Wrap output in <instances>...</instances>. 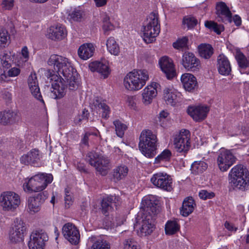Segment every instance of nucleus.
Returning a JSON list of instances; mask_svg holds the SVG:
<instances>
[{"mask_svg": "<svg viewBox=\"0 0 249 249\" xmlns=\"http://www.w3.org/2000/svg\"><path fill=\"white\" fill-rule=\"evenodd\" d=\"M48 64L53 67V73L49 70L47 75L52 81L53 90L51 96L53 98L63 97L68 88L70 90H75L78 88L77 73L74 71L68 58L53 54L49 58Z\"/></svg>", "mask_w": 249, "mask_h": 249, "instance_id": "f257e3e1", "label": "nucleus"}, {"mask_svg": "<svg viewBox=\"0 0 249 249\" xmlns=\"http://www.w3.org/2000/svg\"><path fill=\"white\" fill-rule=\"evenodd\" d=\"M158 203L159 201L153 196H149L142 199V204L145 213L138 228V233L139 235L146 236L153 231L155 229V216L160 211Z\"/></svg>", "mask_w": 249, "mask_h": 249, "instance_id": "f03ea898", "label": "nucleus"}, {"mask_svg": "<svg viewBox=\"0 0 249 249\" xmlns=\"http://www.w3.org/2000/svg\"><path fill=\"white\" fill-rule=\"evenodd\" d=\"M229 183L234 188L245 191L249 187V172L243 165L234 166L229 174Z\"/></svg>", "mask_w": 249, "mask_h": 249, "instance_id": "7ed1b4c3", "label": "nucleus"}, {"mask_svg": "<svg viewBox=\"0 0 249 249\" xmlns=\"http://www.w3.org/2000/svg\"><path fill=\"white\" fill-rule=\"evenodd\" d=\"M157 142L156 135L151 130H143L140 137V150L145 157L152 158L156 154Z\"/></svg>", "mask_w": 249, "mask_h": 249, "instance_id": "20e7f679", "label": "nucleus"}, {"mask_svg": "<svg viewBox=\"0 0 249 249\" xmlns=\"http://www.w3.org/2000/svg\"><path fill=\"white\" fill-rule=\"evenodd\" d=\"M148 78V74L146 71H134L125 76L124 80V85L128 90H138L143 87Z\"/></svg>", "mask_w": 249, "mask_h": 249, "instance_id": "39448f33", "label": "nucleus"}, {"mask_svg": "<svg viewBox=\"0 0 249 249\" xmlns=\"http://www.w3.org/2000/svg\"><path fill=\"white\" fill-rule=\"evenodd\" d=\"M53 179V177L51 174L39 173L29 179L23 184V187L25 191L40 192L44 190Z\"/></svg>", "mask_w": 249, "mask_h": 249, "instance_id": "423d86ee", "label": "nucleus"}, {"mask_svg": "<svg viewBox=\"0 0 249 249\" xmlns=\"http://www.w3.org/2000/svg\"><path fill=\"white\" fill-rule=\"evenodd\" d=\"M87 159L89 163L95 167L102 176H106L110 169V160L107 157L94 151L88 153Z\"/></svg>", "mask_w": 249, "mask_h": 249, "instance_id": "0eeeda50", "label": "nucleus"}, {"mask_svg": "<svg viewBox=\"0 0 249 249\" xmlns=\"http://www.w3.org/2000/svg\"><path fill=\"white\" fill-rule=\"evenodd\" d=\"M160 32V26L157 14L152 13L147 19L146 24L143 26V38L146 43H151L154 41L155 38Z\"/></svg>", "mask_w": 249, "mask_h": 249, "instance_id": "6e6552de", "label": "nucleus"}, {"mask_svg": "<svg viewBox=\"0 0 249 249\" xmlns=\"http://www.w3.org/2000/svg\"><path fill=\"white\" fill-rule=\"evenodd\" d=\"M20 203V196L14 192H4L0 196V205L4 211L14 212Z\"/></svg>", "mask_w": 249, "mask_h": 249, "instance_id": "1a4fd4ad", "label": "nucleus"}, {"mask_svg": "<svg viewBox=\"0 0 249 249\" xmlns=\"http://www.w3.org/2000/svg\"><path fill=\"white\" fill-rule=\"evenodd\" d=\"M26 231V225L23 220L20 218H16L14 227L9 232V238L10 242L17 243L23 241Z\"/></svg>", "mask_w": 249, "mask_h": 249, "instance_id": "9d476101", "label": "nucleus"}, {"mask_svg": "<svg viewBox=\"0 0 249 249\" xmlns=\"http://www.w3.org/2000/svg\"><path fill=\"white\" fill-rule=\"evenodd\" d=\"M216 10L218 16L217 20H221L225 23H231L233 21L236 26H239L241 24V18L238 15H235L233 18L231 17V13L229 8L224 2H220L217 5Z\"/></svg>", "mask_w": 249, "mask_h": 249, "instance_id": "9b49d317", "label": "nucleus"}, {"mask_svg": "<svg viewBox=\"0 0 249 249\" xmlns=\"http://www.w3.org/2000/svg\"><path fill=\"white\" fill-rule=\"evenodd\" d=\"M190 133L189 130H181L174 139V147L177 151L181 153L187 152L190 147Z\"/></svg>", "mask_w": 249, "mask_h": 249, "instance_id": "f8f14e48", "label": "nucleus"}, {"mask_svg": "<svg viewBox=\"0 0 249 249\" xmlns=\"http://www.w3.org/2000/svg\"><path fill=\"white\" fill-rule=\"evenodd\" d=\"M48 240V235L43 231H34L30 235L28 247L30 249H44L45 243Z\"/></svg>", "mask_w": 249, "mask_h": 249, "instance_id": "ddd939ff", "label": "nucleus"}, {"mask_svg": "<svg viewBox=\"0 0 249 249\" xmlns=\"http://www.w3.org/2000/svg\"><path fill=\"white\" fill-rule=\"evenodd\" d=\"M151 181L156 186L162 190L171 191L172 189V179L166 173H158L151 178Z\"/></svg>", "mask_w": 249, "mask_h": 249, "instance_id": "4468645a", "label": "nucleus"}, {"mask_svg": "<svg viewBox=\"0 0 249 249\" xmlns=\"http://www.w3.org/2000/svg\"><path fill=\"white\" fill-rule=\"evenodd\" d=\"M236 160V157L231 151L223 150L217 157L218 167L221 171H226L235 163Z\"/></svg>", "mask_w": 249, "mask_h": 249, "instance_id": "2eb2a0df", "label": "nucleus"}, {"mask_svg": "<svg viewBox=\"0 0 249 249\" xmlns=\"http://www.w3.org/2000/svg\"><path fill=\"white\" fill-rule=\"evenodd\" d=\"M47 198L44 192L37 194L34 196H30L27 201V210L28 212L34 214L40 211L41 206Z\"/></svg>", "mask_w": 249, "mask_h": 249, "instance_id": "dca6fc26", "label": "nucleus"}, {"mask_svg": "<svg viewBox=\"0 0 249 249\" xmlns=\"http://www.w3.org/2000/svg\"><path fill=\"white\" fill-rule=\"evenodd\" d=\"M62 233L64 237L71 244L77 245L80 240V233L75 226L68 223L62 228Z\"/></svg>", "mask_w": 249, "mask_h": 249, "instance_id": "f3484780", "label": "nucleus"}, {"mask_svg": "<svg viewBox=\"0 0 249 249\" xmlns=\"http://www.w3.org/2000/svg\"><path fill=\"white\" fill-rule=\"evenodd\" d=\"M181 64L185 69L192 71H197L201 67L199 60L190 52H185L183 54Z\"/></svg>", "mask_w": 249, "mask_h": 249, "instance_id": "a211bd4d", "label": "nucleus"}, {"mask_svg": "<svg viewBox=\"0 0 249 249\" xmlns=\"http://www.w3.org/2000/svg\"><path fill=\"white\" fill-rule=\"evenodd\" d=\"M161 70L168 79L173 78L176 74L173 61L167 56H163L159 60Z\"/></svg>", "mask_w": 249, "mask_h": 249, "instance_id": "6ab92c4d", "label": "nucleus"}, {"mask_svg": "<svg viewBox=\"0 0 249 249\" xmlns=\"http://www.w3.org/2000/svg\"><path fill=\"white\" fill-rule=\"evenodd\" d=\"M19 119L18 112L12 110H5L0 112V124L10 125L17 123Z\"/></svg>", "mask_w": 249, "mask_h": 249, "instance_id": "aec40b11", "label": "nucleus"}, {"mask_svg": "<svg viewBox=\"0 0 249 249\" xmlns=\"http://www.w3.org/2000/svg\"><path fill=\"white\" fill-rule=\"evenodd\" d=\"M27 83L32 95L37 100L44 103L41 96L40 89L38 86V82L36 73H31L29 76Z\"/></svg>", "mask_w": 249, "mask_h": 249, "instance_id": "412c9836", "label": "nucleus"}, {"mask_svg": "<svg viewBox=\"0 0 249 249\" xmlns=\"http://www.w3.org/2000/svg\"><path fill=\"white\" fill-rule=\"evenodd\" d=\"M67 35V32L62 25H57L50 27L47 30V36L53 40H60L64 38Z\"/></svg>", "mask_w": 249, "mask_h": 249, "instance_id": "4be33fe9", "label": "nucleus"}, {"mask_svg": "<svg viewBox=\"0 0 249 249\" xmlns=\"http://www.w3.org/2000/svg\"><path fill=\"white\" fill-rule=\"evenodd\" d=\"M180 80L185 90L194 92L197 89L198 84L196 78L192 74L184 73L181 75Z\"/></svg>", "mask_w": 249, "mask_h": 249, "instance_id": "5701e85b", "label": "nucleus"}, {"mask_svg": "<svg viewBox=\"0 0 249 249\" xmlns=\"http://www.w3.org/2000/svg\"><path fill=\"white\" fill-rule=\"evenodd\" d=\"M209 111L206 106L190 107L187 109L188 114L196 121L204 120Z\"/></svg>", "mask_w": 249, "mask_h": 249, "instance_id": "b1692460", "label": "nucleus"}, {"mask_svg": "<svg viewBox=\"0 0 249 249\" xmlns=\"http://www.w3.org/2000/svg\"><path fill=\"white\" fill-rule=\"evenodd\" d=\"M41 155L39 150L33 149L30 151L27 154H25L20 158V161L25 165H35L40 161Z\"/></svg>", "mask_w": 249, "mask_h": 249, "instance_id": "393cba45", "label": "nucleus"}, {"mask_svg": "<svg viewBox=\"0 0 249 249\" xmlns=\"http://www.w3.org/2000/svg\"><path fill=\"white\" fill-rule=\"evenodd\" d=\"M217 69L220 74L228 75L231 71V67L228 58L223 54L219 55L217 57Z\"/></svg>", "mask_w": 249, "mask_h": 249, "instance_id": "a878e982", "label": "nucleus"}, {"mask_svg": "<svg viewBox=\"0 0 249 249\" xmlns=\"http://www.w3.org/2000/svg\"><path fill=\"white\" fill-rule=\"evenodd\" d=\"M89 68L91 71H97L103 76L104 78H107L110 73L109 67L106 64L102 62L95 61L89 64Z\"/></svg>", "mask_w": 249, "mask_h": 249, "instance_id": "bb28decb", "label": "nucleus"}, {"mask_svg": "<svg viewBox=\"0 0 249 249\" xmlns=\"http://www.w3.org/2000/svg\"><path fill=\"white\" fill-rule=\"evenodd\" d=\"M94 50L92 44H84L79 47L78 50V54L81 59L87 60L93 55Z\"/></svg>", "mask_w": 249, "mask_h": 249, "instance_id": "cd10ccee", "label": "nucleus"}, {"mask_svg": "<svg viewBox=\"0 0 249 249\" xmlns=\"http://www.w3.org/2000/svg\"><path fill=\"white\" fill-rule=\"evenodd\" d=\"M153 85L147 86L143 90L142 94L144 104L148 105L150 104L153 99L156 96L157 90L156 88V84Z\"/></svg>", "mask_w": 249, "mask_h": 249, "instance_id": "c85d7f7f", "label": "nucleus"}, {"mask_svg": "<svg viewBox=\"0 0 249 249\" xmlns=\"http://www.w3.org/2000/svg\"><path fill=\"white\" fill-rule=\"evenodd\" d=\"M177 92L173 88H166L163 90V98L168 105L175 106L178 102Z\"/></svg>", "mask_w": 249, "mask_h": 249, "instance_id": "c756f323", "label": "nucleus"}, {"mask_svg": "<svg viewBox=\"0 0 249 249\" xmlns=\"http://www.w3.org/2000/svg\"><path fill=\"white\" fill-rule=\"evenodd\" d=\"M196 204L192 197L186 198L183 202L180 213L183 216H187L194 211Z\"/></svg>", "mask_w": 249, "mask_h": 249, "instance_id": "7c9ffc66", "label": "nucleus"}, {"mask_svg": "<svg viewBox=\"0 0 249 249\" xmlns=\"http://www.w3.org/2000/svg\"><path fill=\"white\" fill-rule=\"evenodd\" d=\"M115 198L113 196H109L103 199L101 203L102 212L107 216L112 210V204L115 203Z\"/></svg>", "mask_w": 249, "mask_h": 249, "instance_id": "2f4dec72", "label": "nucleus"}, {"mask_svg": "<svg viewBox=\"0 0 249 249\" xmlns=\"http://www.w3.org/2000/svg\"><path fill=\"white\" fill-rule=\"evenodd\" d=\"M200 56L205 59H209L213 53L212 46L208 44H201L198 47Z\"/></svg>", "mask_w": 249, "mask_h": 249, "instance_id": "473e14b6", "label": "nucleus"}, {"mask_svg": "<svg viewBox=\"0 0 249 249\" xmlns=\"http://www.w3.org/2000/svg\"><path fill=\"white\" fill-rule=\"evenodd\" d=\"M128 169L124 165H121L116 167L113 171V177L116 180H120L124 178L127 175Z\"/></svg>", "mask_w": 249, "mask_h": 249, "instance_id": "72a5a7b5", "label": "nucleus"}, {"mask_svg": "<svg viewBox=\"0 0 249 249\" xmlns=\"http://www.w3.org/2000/svg\"><path fill=\"white\" fill-rule=\"evenodd\" d=\"M107 49L112 54L118 55L120 53V47L113 37H109L106 43Z\"/></svg>", "mask_w": 249, "mask_h": 249, "instance_id": "f704fd0d", "label": "nucleus"}, {"mask_svg": "<svg viewBox=\"0 0 249 249\" xmlns=\"http://www.w3.org/2000/svg\"><path fill=\"white\" fill-rule=\"evenodd\" d=\"M207 168V164L203 161H195L191 166V170L193 173L199 174L202 173Z\"/></svg>", "mask_w": 249, "mask_h": 249, "instance_id": "c9c22d12", "label": "nucleus"}, {"mask_svg": "<svg viewBox=\"0 0 249 249\" xmlns=\"http://www.w3.org/2000/svg\"><path fill=\"white\" fill-rule=\"evenodd\" d=\"M20 71L19 69L16 67L7 70H2L0 71V79L4 80L8 76L15 77L18 76L20 73Z\"/></svg>", "mask_w": 249, "mask_h": 249, "instance_id": "e433bc0d", "label": "nucleus"}, {"mask_svg": "<svg viewBox=\"0 0 249 249\" xmlns=\"http://www.w3.org/2000/svg\"><path fill=\"white\" fill-rule=\"evenodd\" d=\"M179 229V225L175 221H168L165 227L166 234L172 235L177 232Z\"/></svg>", "mask_w": 249, "mask_h": 249, "instance_id": "4c0bfd02", "label": "nucleus"}, {"mask_svg": "<svg viewBox=\"0 0 249 249\" xmlns=\"http://www.w3.org/2000/svg\"><path fill=\"white\" fill-rule=\"evenodd\" d=\"M235 58L240 68L246 69L249 67V59H247L244 54L240 51H237Z\"/></svg>", "mask_w": 249, "mask_h": 249, "instance_id": "58836bf2", "label": "nucleus"}, {"mask_svg": "<svg viewBox=\"0 0 249 249\" xmlns=\"http://www.w3.org/2000/svg\"><path fill=\"white\" fill-rule=\"evenodd\" d=\"M205 25L207 28L213 30L218 35L224 30V27L223 25H218L214 21H206L205 23Z\"/></svg>", "mask_w": 249, "mask_h": 249, "instance_id": "ea45409f", "label": "nucleus"}, {"mask_svg": "<svg viewBox=\"0 0 249 249\" xmlns=\"http://www.w3.org/2000/svg\"><path fill=\"white\" fill-rule=\"evenodd\" d=\"M205 25L207 28L213 30L218 35L224 30V27L223 25H218L214 21H206L205 23Z\"/></svg>", "mask_w": 249, "mask_h": 249, "instance_id": "a19ab883", "label": "nucleus"}, {"mask_svg": "<svg viewBox=\"0 0 249 249\" xmlns=\"http://www.w3.org/2000/svg\"><path fill=\"white\" fill-rule=\"evenodd\" d=\"M123 245L124 249H140L138 243L133 238L125 239Z\"/></svg>", "mask_w": 249, "mask_h": 249, "instance_id": "79ce46f5", "label": "nucleus"}, {"mask_svg": "<svg viewBox=\"0 0 249 249\" xmlns=\"http://www.w3.org/2000/svg\"><path fill=\"white\" fill-rule=\"evenodd\" d=\"M102 28L104 30V33L106 35H108V32L114 29V26L109 21V17L107 15L105 16L103 19Z\"/></svg>", "mask_w": 249, "mask_h": 249, "instance_id": "37998d69", "label": "nucleus"}, {"mask_svg": "<svg viewBox=\"0 0 249 249\" xmlns=\"http://www.w3.org/2000/svg\"><path fill=\"white\" fill-rule=\"evenodd\" d=\"M91 249H110V245L106 240L99 239L93 244Z\"/></svg>", "mask_w": 249, "mask_h": 249, "instance_id": "c03bdc74", "label": "nucleus"}, {"mask_svg": "<svg viewBox=\"0 0 249 249\" xmlns=\"http://www.w3.org/2000/svg\"><path fill=\"white\" fill-rule=\"evenodd\" d=\"M114 124L115 126L116 134L122 138L124 135V131L126 129V126L119 121H115Z\"/></svg>", "mask_w": 249, "mask_h": 249, "instance_id": "a18cd8bd", "label": "nucleus"}, {"mask_svg": "<svg viewBox=\"0 0 249 249\" xmlns=\"http://www.w3.org/2000/svg\"><path fill=\"white\" fill-rule=\"evenodd\" d=\"M171 156V152L168 149L164 150L160 155L155 159V163H158L161 161L168 160Z\"/></svg>", "mask_w": 249, "mask_h": 249, "instance_id": "49530a36", "label": "nucleus"}, {"mask_svg": "<svg viewBox=\"0 0 249 249\" xmlns=\"http://www.w3.org/2000/svg\"><path fill=\"white\" fill-rule=\"evenodd\" d=\"M182 23L184 28L186 26L188 29L192 28L197 24V20L194 17H187L183 19Z\"/></svg>", "mask_w": 249, "mask_h": 249, "instance_id": "de8ad7c7", "label": "nucleus"}, {"mask_svg": "<svg viewBox=\"0 0 249 249\" xmlns=\"http://www.w3.org/2000/svg\"><path fill=\"white\" fill-rule=\"evenodd\" d=\"M188 42V38L186 36H184L179 38L174 42L173 44V47L177 49L186 48Z\"/></svg>", "mask_w": 249, "mask_h": 249, "instance_id": "09e8293b", "label": "nucleus"}, {"mask_svg": "<svg viewBox=\"0 0 249 249\" xmlns=\"http://www.w3.org/2000/svg\"><path fill=\"white\" fill-rule=\"evenodd\" d=\"M9 38L6 31L0 30V47H5Z\"/></svg>", "mask_w": 249, "mask_h": 249, "instance_id": "8fccbe9b", "label": "nucleus"}, {"mask_svg": "<svg viewBox=\"0 0 249 249\" xmlns=\"http://www.w3.org/2000/svg\"><path fill=\"white\" fill-rule=\"evenodd\" d=\"M89 115L88 110L84 108L82 111L81 115H78L75 117L74 120V124H80L82 120L88 119Z\"/></svg>", "mask_w": 249, "mask_h": 249, "instance_id": "3c124183", "label": "nucleus"}, {"mask_svg": "<svg viewBox=\"0 0 249 249\" xmlns=\"http://www.w3.org/2000/svg\"><path fill=\"white\" fill-rule=\"evenodd\" d=\"M84 15V11L80 9H75L70 14L71 18L75 21H79Z\"/></svg>", "mask_w": 249, "mask_h": 249, "instance_id": "603ef678", "label": "nucleus"}, {"mask_svg": "<svg viewBox=\"0 0 249 249\" xmlns=\"http://www.w3.org/2000/svg\"><path fill=\"white\" fill-rule=\"evenodd\" d=\"M98 107L103 110L102 117L105 118H108L110 111L109 107L105 103H100Z\"/></svg>", "mask_w": 249, "mask_h": 249, "instance_id": "864d4df0", "label": "nucleus"}, {"mask_svg": "<svg viewBox=\"0 0 249 249\" xmlns=\"http://www.w3.org/2000/svg\"><path fill=\"white\" fill-rule=\"evenodd\" d=\"M199 196L200 198L205 200L212 198L214 196V194L213 192H208L206 190H202L199 192Z\"/></svg>", "mask_w": 249, "mask_h": 249, "instance_id": "5fc2aeb1", "label": "nucleus"}, {"mask_svg": "<svg viewBox=\"0 0 249 249\" xmlns=\"http://www.w3.org/2000/svg\"><path fill=\"white\" fill-rule=\"evenodd\" d=\"M1 5L5 9L10 10L14 6V0H1Z\"/></svg>", "mask_w": 249, "mask_h": 249, "instance_id": "6e6d98bb", "label": "nucleus"}, {"mask_svg": "<svg viewBox=\"0 0 249 249\" xmlns=\"http://www.w3.org/2000/svg\"><path fill=\"white\" fill-rule=\"evenodd\" d=\"M13 56L11 55V53L5 51L3 53L1 57H0L1 61H13Z\"/></svg>", "mask_w": 249, "mask_h": 249, "instance_id": "4d7b16f0", "label": "nucleus"}, {"mask_svg": "<svg viewBox=\"0 0 249 249\" xmlns=\"http://www.w3.org/2000/svg\"><path fill=\"white\" fill-rule=\"evenodd\" d=\"M135 98L133 96H128L127 97V102L128 106L134 109H136V103L135 102Z\"/></svg>", "mask_w": 249, "mask_h": 249, "instance_id": "13d9d810", "label": "nucleus"}, {"mask_svg": "<svg viewBox=\"0 0 249 249\" xmlns=\"http://www.w3.org/2000/svg\"><path fill=\"white\" fill-rule=\"evenodd\" d=\"M65 207L69 208L70 205L72 204V198L71 196L66 194V196L65 197Z\"/></svg>", "mask_w": 249, "mask_h": 249, "instance_id": "bf43d9fd", "label": "nucleus"}, {"mask_svg": "<svg viewBox=\"0 0 249 249\" xmlns=\"http://www.w3.org/2000/svg\"><path fill=\"white\" fill-rule=\"evenodd\" d=\"M90 135V133H86L82 139L81 142L82 143L85 144V145H89V137Z\"/></svg>", "mask_w": 249, "mask_h": 249, "instance_id": "052dcab7", "label": "nucleus"}, {"mask_svg": "<svg viewBox=\"0 0 249 249\" xmlns=\"http://www.w3.org/2000/svg\"><path fill=\"white\" fill-rule=\"evenodd\" d=\"M1 65H2V67L3 68L5 69L6 70H7L11 67L12 63H13V61H8V62L7 61H1Z\"/></svg>", "mask_w": 249, "mask_h": 249, "instance_id": "680f3d73", "label": "nucleus"}, {"mask_svg": "<svg viewBox=\"0 0 249 249\" xmlns=\"http://www.w3.org/2000/svg\"><path fill=\"white\" fill-rule=\"evenodd\" d=\"M21 53L22 56L26 59H28L29 57V52L27 47L24 46L22 50Z\"/></svg>", "mask_w": 249, "mask_h": 249, "instance_id": "e2e57ef3", "label": "nucleus"}, {"mask_svg": "<svg viewBox=\"0 0 249 249\" xmlns=\"http://www.w3.org/2000/svg\"><path fill=\"white\" fill-rule=\"evenodd\" d=\"M97 7L103 6L106 4L107 0H94Z\"/></svg>", "mask_w": 249, "mask_h": 249, "instance_id": "0e129e2a", "label": "nucleus"}, {"mask_svg": "<svg viewBox=\"0 0 249 249\" xmlns=\"http://www.w3.org/2000/svg\"><path fill=\"white\" fill-rule=\"evenodd\" d=\"M225 227L226 228H227L229 231L234 230L235 231L237 230V228H236L235 229H234L233 226L231 224H230L229 222H228V221H226L225 222Z\"/></svg>", "mask_w": 249, "mask_h": 249, "instance_id": "69168bd1", "label": "nucleus"}, {"mask_svg": "<svg viewBox=\"0 0 249 249\" xmlns=\"http://www.w3.org/2000/svg\"><path fill=\"white\" fill-rule=\"evenodd\" d=\"M77 168L81 172H86L85 166L83 163H78L77 165Z\"/></svg>", "mask_w": 249, "mask_h": 249, "instance_id": "338daca9", "label": "nucleus"}, {"mask_svg": "<svg viewBox=\"0 0 249 249\" xmlns=\"http://www.w3.org/2000/svg\"><path fill=\"white\" fill-rule=\"evenodd\" d=\"M169 114L167 112H166L165 111H162L160 113V118H166L167 117V116H168Z\"/></svg>", "mask_w": 249, "mask_h": 249, "instance_id": "774afa93", "label": "nucleus"}]
</instances>
